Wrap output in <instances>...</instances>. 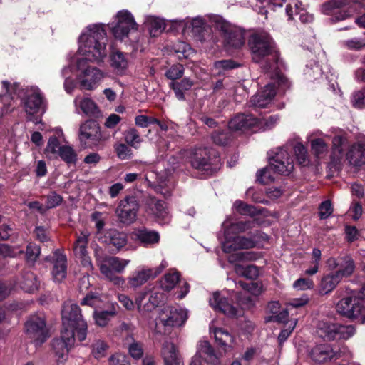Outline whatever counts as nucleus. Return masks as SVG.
Masks as SVG:
<instances>
[{
	"instance_id": "f257e3e1",
	"label": "nucleus",
	"mask_w": 365,
	"mask_h": 365,
	"mask_svg": "<svg viewBox=\"0 0 365 365\" xmlns=\"http://www.w3.org/2000/svg\"><path fill=\"white\" fill-rule=\"evenodd\" d=\"M107 36L102 24L88 26L79 36L78 53L82 58L77 61L78 75L81 86L86 90L95 89L105 77L100 69L86 66V61L99 63L107 55Z\"/></svg>"
},
{
	"instance_id": "f03ea898",
	"label": "nucleus",
	"mask_w": 365,
	"mask_h": 365,
	"mask_svg": "<svg viewBox=\"0 0 365 365\" xmlns=\"http://www.w3.org/2000/svg\"><path fill=\"white\" fill-rule=\"evenodd\" d=\"M2 91L0 92V115L9 113L14 108V101L15 97L21 98V102L26 118L34 123H40L41 119L34 118V115L43 114L46 110V100L42 92L37 86H28L20 89L17 83H11L8 81H1Z\"/></svg>"
},
{
	"instance_id": "7ed1b4c3",
	"label": "nucleus",
	"mask_w": 365,
	"mask_h": 365,
	"mask_svg": "<svg viewBox=\"0 0 365 365\" xmlns=\"http://www.w3.org/2000/svg\"><path fill=\"white\" fill-rule=\"evenodd\" d=\"M248 45L255 62L262 63L264 59L269 63L277 62L279 53L274 43L267 33H256L250 36Z\"/></svg>"
},
{
	"instance_id": "20e7f679",
	"label": "nucleus",
	"mask_w": 365,
	"mask_h": 365,
	"mask_svg": "<svg viewBox=\"0 0 365 365\" xmlns=\"http://www.w3.org/2000/svg\"><path fill=\"white\" fill-rule=\"evenodd\" d=\"M63 331L73 332L82 341L87 335V324L83 319L79 307L71 302L63 304L62 309Z\"/></svg>"
},
{
	"instance_id": "39448f33",
	"label": "nucleus",
	"mask_w": 365,
	"mask_h": 365,
	"mask_svg": "<svg viewBox=\"0 0 365 365\" xmlns=\"http://www.w3.org/2000/svg\"><path fill=\"white\" fill-rule=\"evenodd\" d=\"M94 255L97 266L102 274L122 273L130 262V259L108 256L104 254L99 247L95 249Z\"/></svg>"
},
{
	"instance_id": "423d86ee",
	"label": "nucleus",
	"mask_w": 365,
	"mask_h": 365,
	"mask_svg": "<svg viewBox=\"0 0 365 365\" xmlns=\"http://www.w3.org/2000/svg\"><path fill=\"white\" fill-rule=\"evenodd\" d=\"M113 35L117 39L127 38L133 31L138 29L133 16L128 10H121L115 16V21L108 24Z\"/></svg>"
},
{
	"instance_id": "0eeeda50",
	"label": "nucleus",
	"mask_w": 365,
	"mask_h": 365,
	"mask_svg": "<svg viewBox=\"0 0 365 365\" xmlns=\"http://www.w3.org/2000/svg\"><path fill=\"white\" fill-rule=\"evenodd\" d=\"M27 336L35 346H40L48 338L45 317L43 314H34L25 323Z\"/></svg>"
},
{
	"instance_id": "6e6552de",
	"label": "nucleus",
	"mask_w": 365,
	"mask_h": 365,
	"mask_svg": "<svg viewBox=\"0 0 365 365\" xmlns=\"http://www.w3.org/2000/svg\"><path fill=\"white\" fill-rule=\"evenodd\" d=\"M216 27L222 33L227 49L240 48L245 44V31L242 29L221 19L216 21Z\"/></svg>"
},
{
	"instance_id": "1a4fd4ad",
	"label": "nucleus",
	"mask_w": 365,
	"mask_h": 365,
	"mask_svg": "<svg viewBox=\"0 0 365 365\" xmlns=\"http://www.w3.org/2000/svg\"><path fill=\"white\" fill-rule=\"evenodd\" d=\"M336 308L341 315L349 319L361 317V322H365V314H363L364 307L355 291H351L348 296L343 297L336 304Z\"/></svg>"
},
{
	"instance_id": "9d476101",
	"label": "nucleus",
	"mask_w": 365,
	"mask_h": 365,
	"mask_svg": "<svg viewBox=\"0 0 365 365\" xmlns=\"http://www.w3.org/2000/svg\"><path fill=\"white\" fill-rule=\"evenodd\" d=\"M78 138L84 148H93L103 140L101 128L95 120H86L80 125Z\"/></svg>"
},
{
	"instance_id": "9b49d317",
	"label": "nucleus",
	"mask_w": 365,
	"mask_h": 365,
	"mask_svg": "<svg viewBox=\"0 0 365 365\" xmlns=\"http://www.w3.org/2000/svg\"><path fill=\"white\" fill-rule=\"evenodd\" d=\"M269 158V165L274 173L282 175H289L294 168V163L287 150L277 148L272 151Z\"/></svg>"
},
{
	"instance_id": "f8f14e48",
	"label": "nucleus",
	"mask_w": 365,
	"mask_h": 365,
	"mask_svg": "<svg viewBox=\"0 0 365 365\" xmlns=\"http://www.w3.org/2000/svg\"><path fill=\"white\" fill-rule=\"evenodd\" d=\"M168 265V262L163 260L160 264L155 268H139L128 277V284L131 288L139 287L145 284L150 279L156 277Z\"/></svg>"
},
{
	"instance_id": "ddd939ff",
	"label": "nucleus",
	"mask_w": 365,
	"mask_h": 365,
	"mask_svg": "<svg viewBox=\"0 0 365 365\" xmlns=\"http://www.w3.org/2000/svg\"><path fill=\"white\" fill-rule=\"evenodd\" d=\"M187 319V310L172 307L163 308L158 314V322L165 327H179Z\"/></svg>"
},
{
	"instance_id": "4468645a",
	"label": "nucleus",
	"mask_w": 365,
	"mask_h": 365,
	"mask_svg": "<svg viewBox=\"0 0 365 365\" xmlns=\"http://www.w3.org/2000/svg\"><path fill=\"white\" fill-rule=\"evenodd\" d=\"M347 347L342 346L339 350H334L330 345L324 344L314 346L310 351L311 358L317 362H324L338 359L349 353Z\"/></svg>"
},
{
	"instance_id": "2eb2a0df",
	"label": "nucleus",
	"mask_w": 365,
	"mask_h": 365,
	"mask_svg": "<svg viewBox=\"0 0 365 365\" xmlns=\"http://www.w3.org/2000/svg\"><path fill=\"white\" fill-rule=\"evenodd\" d=\"M138 210L137 200L135 197H130L120 201L115 212L121 222L129 225L135 220Z\"/></svg>"
},
{
	"instance_id": "dca6fc26",
	"label": "nucleus",
	"mask_w": 365,
	"mask_h": 365,
	"mask_svg": "<svg viewBox=\"0 0 365 365\" xmlns=\"http://www.w3.org/2000/svg\"><path fill=\"white\" fill-rule=\"evenodd\" d=\"M53 264L51 274L53 280L61 282L67 274V258L66 255L59 250L54 251L52 256L46 258Z\"/></svg>"
},
{
	"instance_id": "f3484780",
	"label": "nucleus",
	"mask_w": 365,
	"mask_h": 365,
	"mask_svg": "<svg viewBox=\"0 0 365 365\" xmlns=\"http://www.w3.org/2000/svg\"><path fill=\"white\" fill-rule=\"evenodd\" d=\"M202 359L207 364H217L219 363L218 356L207 341H200L197 345V353L192 358L190 365H204Z\"/></svg>"
},
{
	"instance_id": "a211bd4d",
	"label": "nucleus",
	"mask_w": 365,
	"mask_h": 365,
	"mask_svg": "<svg viewBox=\"0 0 365 365\" xmlns=\"http://www.w3.org/2000/svg\"><path fill=\"white\" fill-rule=\"evenodd\" d=\"M327 263L331 269H337L335 273L341 280L344 277H350L354 273L356 267L353 259L348 255L337 259L330 258Z\"/></svg>"
},
{
	"instance_id": "6ab92c4d",
	"label": "nucleus",
	"mask_w": 365,
	"mask_h": 365,
	"mask_svg": "<svg viewBox=\"0 0 365 365\" xmlns=\"http://www.w3.org/2000/svg\"><path fill=\"white\" fill-rule=\"evenodd\" d=\"M225 240L222 243V250L227 253L240 249H250L255 246V242L252 239L229 235V230L225 231Z\"/></svg>"
},
{
	"instance_id": "aec40b11",
	"label": "nucleus",
	"mask_w": 365,
	"mask_h": 365,
	"mask_svg": "<svg viewBox=\"0 0 365 365\" xmlns=\"http://www.w3.org/2000/svg\"><path fill=\"white\" fill-rule=\"evenodd\" d=\"M209 303L215 311L220 312L227 317H235L237 314V308L229 303L220 292L212 293L209 299Z\"/></svg>"
},
{
	"instance_id": "412c9836",
	"label": "nucleus",
	"mask_w": 365,
	"mask_h": 365,
	"mask_svg": "<svg viewBox=\"0 0 365 365\" xmlns=\"http://www.w3.org/2000/svg\"><path fill=\"white\" fill-rule=\"evenodd\" d=\"M74 341L75 334L73 332L61 330V338L53 340L52 344L56 355L59 359H63L73 346Z\"/></svg>"
},
{
	"instance_id": "4be33fe9",
	"label": "nucleus",
	"mask_w": 365,
	"mask_h": 365,
	"mask_svg": "<svg viewBox=\"0 0 365 365\" xmlns=\"http://www.w3.org/2000/svg\"><path fill=\"white\" fill-rule=\"evenodd\" d=\"M89 234L88 232H82L77 236L73 245V252L76 256L82 259L83 265L90 268L93 267L90 257L87 255V245Z\"/></svg>"
},
{
	"instance_id": "5701e85b",
	"label": "nucleus",
	"mask_w": 365,
	"mask_h": 365,
	"mask_svg": "<svg viewBox=\"0 0 365 365\" xmlns=\"http://www.w3.org/2000/svg\"><path fill=\"white\" fill-rule=\"evenodd\" d=\"M275 94L274 85L269 83L262 91L252 97L250 103L255 108H265L272 103Z\"/></svg>"
},
{
	"instance_id": "b1692460",
	"label": "nucleus",
	"mask_w": 365,
	"mask_h": 365,
	"mask_svg": "<svg viewBox=\"0 0 365 365\" xmlns=\"http://www.w3.org/2000/svg\"><path fill=\"white\" fill-rule=\"evenodd\" d=\"M346 159L353 166L360 167L365 164V143L357 142L349 148Z\"/></svg>"
},
{
	"instance_id": "393cba45",
	"label": "nucleus",
	"mask_w": 365,
	"mask_h": 365,
	"mask_svg": "<svg viewBox=\"0 0 365 365\" xmlns=\"http://www.w3.org/2000/svg\"><path fill=\"white\" fill-rule=\"evenodd\" d=\"M102 242L114 247L117 251H119L127 244L128 238L125 232L115 229H109L104 232Z\"/></svg>"
},
{
	"instance_id": "a878e982",
	"label": "nucleus",
	"mask_w": 365,
	"mask_h": 365,
	"mask_svg": "<svg viewBox=\"0 0 365 365\" xmlns=\"http://www.w3.org/2000/svg\"><path fill=\"white\" fill-rule=\"evenodd\" d=\"M190 163L197 170H207L209 166V155L207 148H198L190 152Z\"/></svg>"
},
{
	"instance_id": "bb28decb",
	"label": "nucleus",
	"mask_w": 365,
	"mask_h": 365,
	"mask_svg": "<svg viewBox=\"0 0 365 365\" xmlns=\"http://www.w3.org/2000/svg\"><path fill=\"white\" fill-rule=\"evenodd\" d=\"M133 235L144 247H149L158 244L160 241V234L152 230L147 228H140L133 232Z\"/></svg>"
},
{
	"instance_id": "cd10ccee",
	"label": "nucleus",
	"mask_w": 365,
	"mask_h": 365,
	"mask_svg": "<svg viewBox=\"0 0 365 365\" xmlns=\"http://www.w3.org/2000/svg\"><path fill=\"white\" fill-rule=\"evenodd\" d=\"M257 119L252 115L238 114L229 122V128L233 130H242L255 126Z\"/></svg>"
},
{
	"instance_id": "c85d7f7f",
	"label": "nucleus",
	"mask_w": 365,
	"mask_h": 365,
	"mask_svg": "<svg viewBox=\"0 0 365 365\" xmlns=\"http://www.w3.org/2000/svg\"><path fill=\"white\" fill-rule=\"evenodd\" d=\"M346 141V138L341 135H336L332 140V147L331 153V163L336 166L342 162L344 159L343 145Z\"/></svg>"
},
{
	"instance_id": "c756f323",
	"label": "nucleus",
	"mask_w": 365,
	"mask_h": 365,
	"mask_svg": "<svg viewBox=\"0 0 365 365\" xmlns=\"http://www.w3.org/2000/svg\"><path fill=\"white\" fill-rule=\"evenodd\" d=\"M150 209L159 223L167 224L170 222V216L164 202L153 199L150 204Z\"/></svg>"
},
{
	"instance_id": "7c9ffc66",
	"label": "nucleus",
	"mask_w": 365,
	"mask_h": 365,
	"mask_svg": "<svg viewBox=\"0 0 365 365\" xmlns=\"http://www.w3.org/2000/svg\"><path fill=\"white\" fill-rule=\"evenodd\" d=\"M74 105L77 113L80 108L86 115L96 116L99 113V110L95 102L89 98H81L77 96L74 99Z\"/></svg>"
},
{
	"instance_id": "2f4dec72",
	"label": "nucleus",
	"mask_w": 365,
	"mask_h": 365,
	"mask_svg": "<svg viewBox=\"0 0 365 365\" xmlns=\"http://www.w3.org/2000/svg\"><path fill=\"white\" fill-rule=\"evenodd\" d=\"M110 66L118 74H123L128 68L129 59L127 54L120 51L113 53L110 56Z\"/></svg>"
},
{
	"instance_id": "473e14b6",
	"label": "nucleus",
	"mask_w": 365,
	"mask_h": 365,
	"mask_svg": "<svg viewBox=\"0 0 365 365\" xmlns=\"http://www.w3.org/2000/svg\"><path fill=\"white\" fill-rule=\"evenodd\" d=\"M21 289L26 292H33L38 289V284L34 273L26 271L23 272L18 279Z\"/></svg>"
},
{
	"instance_id": "72a5a7b5",
	"label": "nucleus",
	"mask_w": 365,
	"mask_h": 365,
	"mask_svg": "<svg viewBox=\"0 0 365 365\" xmlns=\"http://www.w3.org/2000/svg\"><path fill=\"white\" fill-rule=\"evenodd\" d=\"M210 329L214 334L216 342L220 346L224 347L225 351H230L234 341L233 336L222 328H213L211 327Z\"/></svg>"
},
{
	"instance_id": "f704fd0d",
	"label": "nucleus",
	"mask_w": 365,
	"mask_h": 365,
	"mask_svg": "<svg viewBox=\"0 0 365 365\" xmlns=\"http://www.w3.org/2000/svg\"><path fill=\"white\" fill-rule=\"evenodd\" d=\"M337 324L329 322H319L317 325V334L319 336L325 340L336 339Z\"/></svg>"
},
{
	"instance_id": "c9c22d12",
	"label": "nucleus",
	"mask_w": 365,
	"mask_h": 365,
	"mask_svg": "<svg viewBox=\"0 0 365 365\" xmlns=\"http://www.w3.org/2000/svg\"><path fill=\"white\" fill-rule=\"evenodd\" d=\"M162 356L165 364L180 363L181 364L178 349L172 342H164L162 347Z\"/></svg>"
},
{
	"instance_id": "e433bc0d",
	"label": "nucleus",
	"mask_w": 365,
	"mask_h": 365,
	"mask_svg": "<svg viewBox=\"0 0 365 365\" xmlns=\"http://www.w3.org/2000/svg\"><path fill=\"white\" fill-rule=\"evenodd\" d=\"M341 282V279L334 272L324 275L319 284V292L326 294L333 291Z\"/></svg>"
},
{
	"instance_id": "4c0bfd02",
	"label": "nucleus",
	"mask_w": 365,
	"mask_h": 365,
	"mask_svg": "<svg viewBox=\"0 0 365 365\" xmlns=\"http://www.w3.org/2000/svg\"><path fill=\"white\" fill-rule=\"evenodd\" d=\"M254 225L255 222L252 221L232 223L230 221V217H227L222 223V227L225 231L229 230V235H232V234L245 232L252 228Z\"/></svg>"
},
{
	"instance_id": "58836bf2",
	"label": "nucleus",
	"mask_w": 365,
	"mask_h": 365,
	"mask_svg": "<svg viewBox=\"0 0 365 365\" xmlns=\"http://www.w3.org/2000/svg\"><path fill=\"white\" fill-rule=\"evenodd\" d=\"M192 86L193 82L187 78H183L180 82L172 81L170 83V86L174 91L175 97L180 101L185 99V92L190 90Z\"/></svg>"
},
{
	"instance_id": "ea45409f",
	"label": "nucleus",
	"mask_w": 365,
	"mask_h": 365,
	"mask_svg": "<svg viewBox=\"0 0 365 365\" xmlns=\"http://www.w3.org/2000/svg\"><path fill=\"white\" fill-rule=\"evenodd\" d=\"M116 314V309L114 306L108 310H96L93 312V317L96 324L99 327L106 326L110 320Z\"/></svg>"
},
{
	"instance_id": "a19ab883",
	"label": "nucleus",
	"mask_w": 365,
	"mask_h": 365,
	"mask_svg": "<svg viewBox=\"0 0 365 365\" xmlns=\"http://www.w3.org/2000/svg\"><path fill=\"white\" fill-rule=\"evenodd\" d=\"M311 149L314 155L317 158H321L328 152V144L324 139L321 138H313L312 135L309 138Z\"/></svg>"
},
{
	"instance_id": "79ce46f5",
	"label": "nucleus",
	"mask_w": 365,
	"mask_h": 365,
	"mask_svg": "<svg viewBox=\"0 0 365 365\" xmlns=\"http://www.w3.org/2000/svg\"><path fill=\"white\" fill-rule=\"evenodd\" d=\"M145 23L148 24L150 34L153 36L158 35L165 29L164 19L154 16H148L146 18Z\"/></svg>"
},
{
	"instance_id": "37998d69",
	"label": "nucleus",
	"mask_w": 365,
	"mask_h": 365,
	"mask_svg": "<svg viewBox=\"0 0 365 365\" xmlns=\"http://www.w3.org/2000/svg\"><path fill=\"white\" fill-rule=\"evenodd\" d=\"M235 272L239 276L245 277L247 279H256L259 274V270L255 265H247L246 267L241 264H235Z\"/></svg>"
},
{
	"instance_id": "c03bdc74",
	"label": "nucleus",
	"mask_w": 365,
	"mask_h": 365,
	"mask_svg": "<svg viewBox=\"0 0 365 365\" xmlns=\"http://www.w3.org/2000/svg\"><path fill=\"white\" fill-rule=\"evenodd\" d=\"M180 279L179 273L171 270L167 273L160 281L162 289L170 291L175 287Z\"/></svg>"
},
{
	"instance_id": "a18cd8bd",
	"label": "nucleus",
	"mask_w": 365,
	"mask_h": 365,
	"mask_svg": "<svg viewBox=\"0 0 365 365\" xmlns=\"http://www.w3.org/2000/svg\"><path fill=\"white\" fill-rule=\"evenodd\" d=\"M145 179L148 185L156 187L157 186L163 187L165 185V181L168 179V174L155 173V172H149L145 175Z\"/></svg>"
},
{
	"instance_id": "49530a36",
	"label": "nucleus",
	"mask_w": 365,
	"mask_h": 365,
	"mask_svg": "<svg viewBox=\"0 0 365 365\" xmlns=\"http://www.w3.org/2000/svg\"><path fill=\"white\" fill-rule=\"evenodd\" d=\"M124 138L128 145L135 149L140 147L142 142L138 131L134 128H129L124 133Z\"/></svg>"
},
{
	"instance_id": "de8ad7c7",
	"label": "nucleus",
	"mask_w": 365,
	"mask_h": 365,
	"mask_svg": "<svg viewBox=\"0 0 365 365\" xmlns=\"http://www.w3.org/2000/svg\"><path fill=\"white\" fill-rule=\"evenodd\" d=\"M61 147L58 138L56 136H52L48 139L44 153L50 159L56 158Z\"/></svg>"
},
{
	"instance_id": "09e8293b",
	"label": "nucleus",
	"mask_w": 365,
	"mask_h": 365,
	"mask_svg": "<svg viewBox=\"0 0 365 365\" xmlns=\"http://www.w3.org/2000/svg\"><path fill=\"white\" fill-rule=\"evenodd\" d=\"M312 257L310 262V267L305 270L307 275H314L319 271V267L322 258L321 250L318 248H314L312 250Z\"/></svg>"
},
{
	"instance_id": "8fccbe9b",
	"label": "nucleus",
	"mask_w": 365,
	"mask_h": 365,
	"mask_svg": "<svg viewBox=\"0 0 365 365\" xmlns=\"http://www.w3.org/2000/svg\"><path fill=\"white\" fill-rule=\"evenodd\" d=\"M346 4V0H330L322 4L321 11L325 15H332L336 9L345 6Z\"/></svg>"
},
{
	"instance_id": "3c124183",
	"label": "nucleus",
	"mask_w": 365,
	"mask_h": 365,
	"mask_svg": "<svg viewBox=\"0 0 365 365\" xmlns=\"http://www.w3.org/2000/svg\"><path fill=\"white\" fill-rule=\"evenodd\" d=\"M234 209L240 215L253 217L258 213V210L254 206L247 205L242 201L237 200L233 205Z\"/></svg>"
},
{
	"instance_id": "603ef678",
	"label": "nucleus",
	"mask_w": 365,
	"mask_h": 365,
	"mask_svg": "<svg viewBox=\"0 0 365 365\" xmlns=\"http://www.w3.org/2000/svg\"><path fill=\"white\" fill-rule=\"evenodd\" d=\"M58 156L61 157L63 160L68 164H74L76 161V154L71 146H61Z\"/></svg>"
},
{
	"instance_id": "864d4df0",
	"label": "nucleus",
	"mask_w": 365,
	"mask_h": 365,
	"mask_svg": "<svg viewBox=\"0 0 365 365\" xmlns=\"http://www.w3.org/2000/svg\"><path fill=\"white\" fill-rule=\"evenodd\" d=\"M236 286L241 287L245 292H248L255 296H258L262 292V284L259 282L246 284L239 281L236 283Z\"/></svg>"
},
{
	"instance_id": "5fc2aeb1",
	"label": "nucleus",
	"mask_w": 365,
	"mask_h": 365,
	"mask_svg": "<svg viewBox=\"0 0 365 365\" xmlns=\"http://www.w3.org/2000/svg\"><path fill=\"white\" fill-rule=\"evenodd\" d=\"M294 151L300 165L306 166L309 164V160L307 149L302 143H297L294 148Z\"/></svg>"
},
{
	"instance_id": "6e6d98bb",
	"label": "nucleus",
	"mask_w": 365,
	"mask_h": 365,
	"mask_svg": "<svg viewBox=\"0 0 365 365\" xmlns=\"http://www.w3.org/2000/svg\"><path fill=\"white\" fill-rule=\"evenodd\" d=\"M23 252V249L19 246L11 247L6 244H0V255L3 257H16Z\"/></svg>"
},
{
	"instance_id": "4d7b16f0",
	"label": "nucleus",
	"mask_w": 365,
	"mask_h": 365,
	"mask_svg": "<svg viewBox=\"0 0 365 365\" xmlns=\"http://www.w3.org/2000/svg\"><path fill=\"white\" fill-rule=\"evenodd\" d=\"M165 299V294L159 289L153 290L149 297V303L147 310H151L155 307L158 306L161 302Z\"/></svg>"
},
{
	"instance_id": "13d9d810",
	"label": "nucleus",
	"mask_w": 365,
	"mask_h": 365,
	"mask_svg": "<svg viewBox=\"0 0 365 365\" xmlns=\"http://www.w3.org/2000/svg\"><path fill=\"white\" fill-rule=\"evenodd\" d=\"M273 168L269 166L262 169L257 173V180L262 184H268L274 180V176L272 175Z\"/></svg>"
},
{
	"instance_id": "bf43d9fd",
	"label": "nucleus",
	"mask_w": 365,
	"mask_h": 365,
	"mask_svg": "<svg viewBox=\"0 0 365 365\" xmlns=\"http://www.w3.org/2000/svg\"><path fill=\"white\" fill-rule=\"evenodd\" d=\"M108 348V346L104 341L98 339L93 344L92 354L96 359L102 358L106 355Z\"/></svg>"
},
{
	"instance_id": "052dcab7",
	"label": "nucleus",
	"mask_w": 365,
	"mask_h": 365,
	"mask_svg": "<svg viewBox=\"0 0 365 365\" xmlns=\"http://www.w3.org/2000/svg\"><path fill=\"white\" fill-rule=\"evenodd\" d=\"M41 253L40 247L34 244L30 243L26 250V260L28 263L34 264Z\"/></svg>"
},
{
	"instance_id": "680f3d73",
	"label": "nucleus",
	"mask_w": 365,
	"mask_h": 365,
	"mask_svg": "<svg viewBox=\"0 0 365 365\" xmlns=\"http://www.w3.org/2000/svg\"><path fill=\"white\" fill-rule=\"evenodd\" d=\"M355 334V328L352 325L343 326L338 324L336 339H348Z\"/></svg>"
},
{
	"instance_id": "e2e57ef3",
	"label": "nucleus",
	"mask_w": 365,
	"mask_h": 365,
	"mask_svg": "<svg viewBox=\"0 0 365 365\" xmlns=\"http://www.w3.org/2000/svg\"><path fill=\"white\" fill-rule=\"evenodd\" d=\"M117 156L121 160L130 159L133 155L132 150L124 143H118L114 145Z\"/></svg>"
},
{
	"instance_id": "0e129e2a",
	"label": "nucleus",
	"mask_w": 365,
	"mask_h": 365,
	"mask_svg": "<svg viewBox=\"0 0 365 365\" xmlns=\"http://www.w3.org/2000/svg\"><path fill=\"white\" fill-rule=\"evenodd\" d=\"M184 73V68L182 65L178 64L171 66L165 73V76L170 79L174 80L181 78Z\"/></svg>"
},
{
	"instance_id": "69168bd1",
	"label": "nucleus",
	"mask_w": 365,
	"mask_h": 365,
	"mask_svg": "<svg viewBox=\"0 0 365 365\" xmlns=\"http://www.w3.org/2000/svg\"><path fill=\"white\" fill-rule=\"evenodd\" d=\"M342 46L349 50L359 51L365 47V41L359 38H351L344 41Z\"/></svg>"
},
{
	"instance_id": "338daca9",
	"label": "nucleus",
	"mask_w": 365,
	"mask_h": 365,
	"mask_svg": "<svg viewBox=\"0 0 365 365\" xmlns=\"http://www.w3.org/2000/svg\"><path fill=\"white\" fill-rule=\"evenodd\" d=\"M62 201L63 198L61 195H58L56 192L50 193L46 196V210L58 206L59 205H61Z\"/></svg>"
},
{
	"instance_id": "774afa93",
	"label": "nucleus",
	"mask_w": 365,
	"mask_h": 365,
	"mask_svg": "<svg viewBox=\"0 0 365 365\" xmlns=\"http://www.w3.org/2000/svg\"><path fill=\"white\" fill-rule=\"evenodd\" d=\"M353 106L357 108H361L365 104V93L362 91L355 92L351 98Z\"/></svg>"
}]
</instances>
